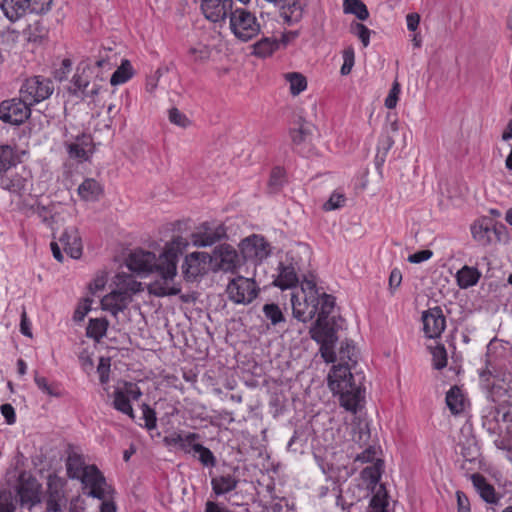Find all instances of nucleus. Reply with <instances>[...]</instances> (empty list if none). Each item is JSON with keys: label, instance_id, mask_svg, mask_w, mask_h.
<instances>
[{"label": "nucleus", "instance_id": "63", "mask_svg": "<svg viewBox=\"0 0 512 512\" xmlns=\"http://www.w3.org/2000/svg\"><path fill=\"white\" fill-rule=\"evenodd\" d=\"M91 303H92V300L90 299H85L83 301V303H81L77 309L75 310L74 312V316H73V319L77 322H80L84 319V317L86 316V314L90 311L91 309Z\"/></svg>", "mask_w": 512, "mask_h": 512}, {"label": "nucleus", "instance_id": "32", "mask_svg": "<svg viewBox=\"0 0 512 512\" xmlns=\"http://www.w3.org/2000/svg\"><path fill=\"white\" fill-rule=\"evenodd\" d=\"M90 142L91 140L89 136L82 135V137L78 138L75 143H70L68 145L69 156L81 161L88 160L89 155L92 152L89 148Z\"/></svg>", "mask_w": 512, "mask_h": 512}, {"label": "nucleus", "instance_id": "47", "mask_svg": "<svg viewBox=\"0 0 512 512\" xmlns=\"http://www.w3.org/2000/svg\"><path fill=\"white\" fill-rule=\"evenodd\" d=\"M433 367L441 370L447 365V352L444 345H437L431 349Z\"/></svg>", "mask_w": 512, "mask_h": 512}, {"label": "nucleus", "instance_id": "19", "mask_svg": "<svg viewBox=\"0 0 512 512\" xmlns=\"http://www.w3.org/2000/svg\"><path fill=\"white\" fill-rule=\"evenodd\" d=\"M233 0H202L201 9L204 16L214 23L225 22L231 13Z\"/></svg>", "mask_w": 512, "mask_h": 512}, {"label": "nucleus", "instance_id": "56", "mask_svg": "<svg viewBox=\"0 0 512 512\" xmlns=\"http://www.w3.org/2000/svg\"><path fill=\"white\" fill-rule=\"evenodd\" d=\"M110 366V358H100L97 372L99 374V380L102 384H106L109 381Z\"/></svg>", "mask_w": 512, "mask_h": 512}, {"label": "nucleus", "instance_id": "2", "mask_svg": "<svg viewBox=\"0 0 512 512\" xmlns=\"http://www.w3.org/2000/svg\"><path fill=\"white\" fill-rule=\"evenodd\" d=\"M355 346L349 342L342 343L334 365L328 375L330 390L339 395L340 405L347 411L356 413L364 401V390L353 381L352 365L357 363Z\"/></svg>", "mask_w": 512, "mask_h": 512}, {"label": "nucleus", "instance_id": "39", "mask_svg": "<svg viewBox=\"0 0 512 512\" xmlns=\"http://www.w3.org/2000/svg\"><path fill=\"white\" fill-rule=\"evenodd\" d=\"M344 12L354 14L359 20H366L369 17V11L361 0H344Z\"/></svg>", "mask_w": 512, "mask_h": 512}, {"label": "nucleus", "instance_id": "61", "mask_svg": "<svg viewBox=\"0 0 512 512\" xmlns=\"http://www.w3.org/2000/svg\"><path fill=\"white\" fill-rule=\"evenodd\" d=\"M107 283V274L104 272H101L96 275V277L93 279V281L89 285V289L91 293L95 294L96 292L104 289L105 285Z\"/></svg>", "mask_w": 512, "mask_h": 512}, {"label": "nucleus", "instance_id": "17", "mask_svg": "<svg viewBox=\"0 0 512 512\" xmlns=\"http://www.w3.org/2000/svg\"><path fill=\"white\" fill-rule=\"evenodd\" d=\"M239 247L244 259L250 261L260 262L270 254L269 243L263 236L256 234L243 239Z\"/></svg>", "mask_w": 512, "mask_h": 512}, {"label": "nucleus", "instance_id": "53", "mask_svg": "<svg viewBox=\"0 0 512 512\" xmlns=\"http://www.w3.org/2000/svg\"><path fill=\"white\" fill-rule=\"evenodd\" d=\"M200 439V435L197 433H186L183 437V442L181 443L179 449L184 451L185 453L194 452V446L200 445L197 441Z\"/></svg>", "mask_w": 512, "mask_h": 512}, {"label": "nucleus", "instance_id": "20", "mask_svg": "<svg viewBox=\"0 0 512 512\" xmlns=\"http://www.w3.org/2000/svg\"><path fill=\"white\" fill-rule=\"evenodd\" d=\"M424 333L428 338L440 337L446 327L445 316L440 307H434L422 315Z\"/></svg>", "mask_w": 512, "mask_h": 512}, {"label": "nucleus", "instance_id": "26", "mask_svg": "<svg viewBox=\"0 0 512 512\" xmlns=\"http://www.w3.org/2000/svg\"><path fill=\"white\" fill-rule=\"evenodd\" d=\"M20 163V155L11 145L0 146V174H4Z\"/></svg>", "mask_w": 512, "mask_h": 512}, {"label": "nucleus", "instance_id": "22", "mask_svg": "<svg viewBox=\"0 0 512 512\" xmlns=\"http://www.w3.org/2000/svg\"><path fill=\"white\" fill-rule=\"evenodd\" d=\"M59 242L63 246L64 251L73 259H79L82 255L83 245L79 231L75 226L65 228L59 237Z\"/></svg>", "mask_w": 512, "mask_h": 512}, {"label": "nucleus", "instance_id": "55", "mask_svg": "<svg viewBox=\"0 0 512 512\" xmlns=\"http://www.w3.org/2000/svg\"><path fill=\"white\" fill-rule=\"evenodd\" d=\"M53 0H29L30 12L44 14L51 9Z\"/></svg>", "mask_w": 512, "mask_h": 512}, {"label": "nucleus", "instance_id": "36", "mask_svg": "<svg viewBox=\"0 0 512 512\" xmlns=\"http://www.w3.org/2000/svg\"><path fill=\"white\" fill-rule=\"evenodd\" d=\"M279 47V42L270 37H264L253 45V53L259 57L270 56Z\"/></svg>", "mask_w": 512, "mask_h": 512}, {"label": "nucleus", "instance_id": "37", "mask_svg": "<svg viewBox=\"0 0 512 512\" xmlns=\"http://www.w3.org/2000/svg\"><path fill=\"white\" fill-rule=\"evenodd\" d=\"M446 404L453 414H458L464 409V397L461 390L454 386L446 394Z\"/></svg>", "mask_w": 512, "mask_h": 512}, {"label": "nucleus", "instance_id": "51", "mask_svg": "<svg viewBox=\"0 0 512 512\" xmlns=\"http://www.w3.org/2000/svg\"><path fill=\"white\" fill-rule=\"evenodd\" d=\"M33 211L37 216L49 227L52 228V224L54 223V215L50 208L41 205L38 203L36 206L32 207Z\"/></svg>", "mask_w": 512, "mask_h": 512}, {"label": "nucleus", "instance_id": "11", "mask_svg": "<svg viewBox=\"0 0 512 512\" xmlns=\"http://www.w3.org/2000/svg\"><path fill=\"white\" fill-rule=\"evenodd\" d=\"M16 491L21 506H27L29 510L41 503V484L26 471L19 474Z\"/></svg>", "mask_w": 512, "mask_h": 512}, {"label": "nucleus", "instance_id": "46", "mask_svg": "<svg viewBox=\"0 0 512 512\" xmlns=\"http://www.w3.org/2000/svg\"><path fill=\"white\" fill-rule=\"evenodd\" d=\"M194 453L199 455L198 459L202 465L206 467H214L216 465V458L211 450L202 444L194 446Z\"/></svg>", "mask_w": 512, "mask_h": 512}, {"label": "nucleus", "instance_id": "33", "mask_svg": "<svg viewBox=\"0 0 512 512\" xmlns=\"http://www.w3.org/2000/svg\"><path fill=\"white\" fill-rule=\"evenodd\" d=\"M109 322L105 318L90 319L86 328V335L96 342H99L107 332Z\"/></svg>", "mask_w": 512, "mask_h": 512}, {"label": "nucleus", "instance_id": "40", "mask_svg": "<svg viewBox=\"0 0 512 512\" xmlns=\"http://www.w3.org/2000/svg\"><path fill=\"white\" fill-rule=\"evenodd\" d=\"M286 182V174L283 168L274 167L271 170L269 181H268V190L270 193H277L281 190Z\"/></svg>", "mask_w": 512, "mask_h": 512}, {"label": "nucleus", "instance_id": "59", "mask_svg": "<svg viewBox=\"0 0 512 512\" xmlns=\"http://www.w3.org/2000/svg\"><path fill=\"white\" fill-rule=\"evenodd\" d=\"M400 94V84L398 82H394L388 96L385 99V106L388 109H393L396 107Z\"/></svg>", "mask_w": 512, "mask_h": 512}, {"label": "nucleus", "instance_id": "3", "mask_svg": "<svg viewBox=\"0 0 512 512\" xmlns=\"http://www.w3.org/2000/svg\"><path fill=\"white\" fill-rule=\"evenodd\" d=\"M335 307V299L331 295H325L320 307V313L309 333L313 340L320 344V353L327 363L336 361L334 345L337 341L336 331L329 319Z\"/></svg>", "mask_w": 512, "mask_h": 512}, {"label": "nucleus", "instance_id": "9", "mask_svg": "<svg viewBox=\"0 0 512 512\" xmlns=\"http://www.w3.org/2000/svg\"><path fill=\"white\" fill-rule=\"evenodd\" d=\"M226 294L233 303L247 305L257 297L258 288L253 279L237 276L229 280Z\"/></svg>", "mask_w": 512, "mask_h": 512}, {"label": "nucleus", "instance_id": "18", "mask_svg": "<svg viewBox=\"0 0 512 512\" xmlns=\"http://www.w3.org/2000/svg\"><path fill=\"white\" fill-rule=\"evenodd\" d=\"M29 182L30 173L25 168L21 172L9 170L0 174V187L19 196L26 192Z\"/></svg>", "mask_w": 512, "mask_h": 512}, {"label": "nucleus", "instance_id": "62", "mask_svg": "<svg viewBox=\"0 0 512 512\" xmlns=\"http://www.w3.org/2000/svg\"><path fill=\"white\" fill-rule=\"evenodd\" d=\"M376 454V448L372 445H368L363 452L356 455L355 461H360L362 463L372 462L375 459Z\"/></svg>", "mask_w": 512, "mask_h": 512}, {"label": "nucleus", "instance_id": "15", "mask_svg": "<svg viewBox=\"0 0 512 512\" xmlns=\"http://www.w3.org/2000/svg\"><path fill=\"white\" fill-rule=\"evenodd\" d=\"M88 470L78 480L88 488V495L98 499H106L111 496L112 489L107 484L105 477L101 471L95 466L91 465Z\"/></svg>", "mask_w": 512, "mask_h": 512}, {"label": "nucleus", "instance_id": "14", "mask_svg": "<svg viewBox=\"0 0 512 512\" xmlns=\"http://www.w3.org/2000/svg\"><path fill=\"white\" fill-rule=\"evenodd\" d=\"M210 266H212L210 254L195 251L185 256L181 269L185 280L195 281L198 277L207 274Z\"/></svg>", "mask_w": 512, "mask_h": 512}, {"label": "nucleus", "instance_id": "35", "mask_svg": "<svg viewBox=\"0 0 512 512\" xmlns=\"http://www.w3.org/2000/svg\"><path fill=\"white\" fill-rule=\"evenodd\" d=\"M134 74L133 67L129 60L124 59L121 65L116 69L110 78V83L113 86L123 84L132 78Z\"/></svg>", "mask_w": 512, "mask_h": 512}, {"label": "nucleus", "instance_id": "24", "mask_svg": "<svg viewBox=\"0 0 512 512\" xmlns=\"http://www.w3.org/2000/svg\"><path fill=\"white\" fill-rule=\"evenodd\" d=\"M239 483L235 473H223L211 480L212 490L217 495H224L233 491Z\"/></svg>", "mask_w": 512, "mask_h": 512}, {"label": "nucleus", "instance_id": "30", "mask_svg": "<svg viewBox=\"0 0 512 512\" xmlns=\"http://www.w3.org/2000/svg\"><path fill=\"white\" fill-rule=\"evenodd\" d=\"M279 274L275 280V285L282 290L292 288L298 283L297 273L292 265H284L280 263Z\"/></svg>", "mask_w": 512, "mask_h": 512}, {"label": "nucleus", "instance_id": "57", "mask_svg": "<svg viewBox=\"0 0 512 512\" xmlns=\"http://www.w3.org/2000/svg\"><path fill=\"white\" fill-rule=\"evenodd\" d=\"M142 412H143V419L145 421V427L148 430H153L156 428V413L155 411L150 408L147 404H142Z\"/></svg>", "mask_w": 512, "mask_h": 512}, {"label": "nucleus", "instance_id": "10", "mask_svg": "<svg viewBox=\"0 0 512 512\" xmlns=\"http://www.w3.org/2000/svg\"><path fill=\"white\" fill-rule=\"evenodd\" d=\"M54 91L53 82L42 76H35L25 81L20 89V95L31 106L51 96Z\"/></svg>", "mask_w": 512, "mask_h": 512}, {"label": "nucleus", "instance_id": "50", "mask_svg": "<svg viewBox=\"0 0 512 512\" xmlns=\"http://www.w3.org/2000/svg\"><path fill=\"white\" fill-rule=\"evenodd\" d=\"M168 117H169V121L172 124L177 125L181 128H186L191 123L190 120L187 118V116L184 113H182L180 110H178L177 108H171L169 110Z\"/></svg>", "mask_w": 512, "mask_h": 512}, {"label": "nucleus", "instance_id": "29", "mask_svg": "<svg viewBox=\"0 0 512 512\" xmlns=\"http://www.w3.org/2000/svg\"><path fill=\"white\" fill-rule=\"evenodd\" d=\"M102 193V186L92 178L85 179L78 187V194L85 201H97Z\"/></svg>", "mask_w": 512, "mask_h": 512}, {"label": "nucleus", "instance_id": "27", "mask_svg": "<svg viewBox=\"0 0 512 512\" xmlns=\"http://www.w3.org/2000/svg\"><path fill=\"white\" fill-rule=\"evenodd\" d=\"M397 131L398 123L397 120H394L390 122L389 126L385 129L384 134L379 140L377 147V159H380L382 162H384L388 151L394 145V138L391 134L396 133Z\"/></svg>", "mask_w": 512, "mask_h": 512}, {"label": "nucleus", "instance_id": "42", "mask_svg": "<svg viewBox=\"0 0 512 512\" xmlns=\"http://www.w3.org/2000/svg\"><path fill=\"white\" fill-rule=\"evenodd\" d=\"M312 134V125L306 121H302L298 128L290 130L291 139L294 144L299 145L309 140Z\"/></svg>", "mask_w": 512, "mask_h": 512}, {"label": "nucleus", "instance_id": "4", "mask_svg": "<svg viewBox=\"0 0 512 512\" xmlns=\"http://www.w3.org/2000/svg\"><path fill=\"white\" fill-rule=\"evenodd\" d=\"M325 295L327 294L320 292L312 280L302 281L300 288L291 294L293 316L301 322L312 320L316 314L319 316Z\"/></svg>", "mask_w": 512, "mask_h": 512}, {"label": "nucleus", "instance_id": "8", "mask_svg": "<svg viewBox=\"0 0 512 512\" xmlns=\"http://www.w3.org/2000/svg\"><path fill=\"white\" fill-rule=\"evenodd\" d=\"M92 73L93 68L89 64L81 63L70 81V85L67 88L68 93L82 100L87 98L94 99L99 94L101 86L93 82L89 89Z\"/></svg>", "mask_w": 512, "mask_h": 512}, {"label": "nucleus", "instance_id": "31", "mask_svg": "<svg viewBox=\"0 0 512 512\" xmlns=\"http://www.w3.org/2000/svg\"><path fill=\"white\" fill-rule=\"evenodd\" d=\"M481 277L480 271L475 267L463 266L456 273L457 284L461 289H467L476 285Z\"/></svg>", "mask_w": 512, "mask_h": 512}, {"label": "nucleus", "instance_id": "49", "mask_svg": "<svg viewBox=\"0 0 512 512\" xmlns=\"http://www.w3.org/2000/svg\"><path fill=\"white\" fill-rule=\"evenodd\" d=\"M345 196L339 192H333L329 199L323 204L325 211H332L341 208L345 203Z\"/></svg>", "mask_w": 512, "mask_h": 512}, {"label": "nucleus", "instance_id": "43", "mask_svg": "<svg viewBox=\"0 0 512 512\" xmlns=\"http://www.w3.org/2000/svg\"><path fill=\"white\" fill-rule=\"evenodd\" d=\"M491 229L487 223L475 222L471 226V233L473 238L479 243L486 245L490 242Z\"/></svg>", "mask_w": 512, "mask_h": 512}, {"label": "nucleus", "instance_id": "23", "mask_svg": "<svg viewBox=\"0 0 512 512\" xmlns=\"http://www.w3.org/2000/svg\"><path fill=\"white\" fill-rule=\"evenodd\" d=\"M0 8L11 22L18 21L30 12L29 0H0Z\"/></svg>", "mask_w": 512, "mask_h": 512}, {"label": "nucleus", "instance_id": "6", "mask_svg": "<svg viewBox=\"0 0 512 512\" xmlns=\"http://www.w3.org/2000/svg\"><path fill=\"white\" fill-rule=\"evenodd\" d=\"M229 26L234 36L243 42L251 40L260 32V24L255 14L244 8L231 11Z\"/></svg>", "mask_w": 512, "mask_h": 512}, {"label": "nucleus", "instance_id": "38", "mask_svg": "<svg viewBox=\"0 0 512 512\" xmlns=\"http://www.w3.org/2000/svg\"><path fill=\"white\" fill-rule=\"evenodd\" d=\"M117 280V288L120 291L129 292L131 298L134 294L142 290L141 283L136 281L131 275L118 274Z\"/></svg>", "mask_w": 512, "mask_h": 512}, {"label": "nucleus", "instance_id": "52", "mask_svg": "<svg viewBox=\"0 0 512 512\" xmlns=\"http://www.w3.org/2000/svg\"><path fill=\"white\" fill-rule=\"evenodd\" d=\"M461 455L465 459V461L473 462L479 456V449L475 443V441L468 442L467 445L461 446Z\"/></svg>", "mask_w": 512, "mask_h": 512}, {"label": "nucleus", "instance_id": "54", "mask_svg": "<svg viewBox=\"0 0 512 512\" xmlns=\"http://www.w3.org/2000/svg\"><path fill=\"white\" fill-rule=\"evenodd\" d=\"M370 439V431L367 425H358L353 430V441L358 443L361 447L366 445Z\"/></svg>", "mask_w": 512, "mask_h": 512}, {"label": "nucleus", "instance_id": "16", "mask_svg": "<svg viewBox=\"0 0 512 512\" xmlns=\"http://www.w3.org/2000/svg\"><path fill=\"white\" fill-rule=\"evenodd\" d=\"M210 257L214 271L234 272L240 266L237 251L228 244L215 247Z\"/></svg>", "mask_w": 512, "mask_h": 512}, {"label": "nucleus", "instance_id": "48", "mask_svg": "<svg viewBox=\"0 0 512 512\" xmlns=\"http://www.w3.org/2000/svg\"><path fill=\"white\" fill-rule=\"evenodd\" d=\"M355 63V52L353 47L349 46L343 51V65L341 67V74L348 75Z\"/></svg>", "mask_w": 512, "mask_h": 512}, {"label": "nucleus", "instance_id": "7", "mask_svg": "<svg viewBox=\"0 0 512 512\" xmlns=\"http://www.w3.org/2000/svg\"><path fill=\"white\" fill-rule=\"evenodd\" d=\"M227 238V229L222 223L204 221L197 225L190 234L188 243L196 248L211 247Z\"/></svg>", "mask_w": 512, "mask_h": 512}, {"label": "nucleus", "instance_id": "25", "mask_svg": "<svg viewBox=\"0 0 512 512\" xmlns=\"http://www.w3.org/2000/svg\"><path fill=\"white\" fill-rule=\"evenodd\" d=\"M471 480L476 491L484 501L491 504L498 501L494 487L486 481L484 476L476 473L471 476Z\"/></svg>", "mask_w": 512, "mask_h": 512}, {"label": "nucleus", "instance_id": "28", "mask_svg": "<svg viewBox=\"0 0 512 512\" xmlns=\"http://www.w3.org/2000/svg\"><path fill=\"white\" fill-rule=\"evenodd\" d=\"M90 465L85 463L84 458L76 453L70 452L66 460L67 474L72 479H79L88 470Z\"/></svg>", "mask_w": 512, "mask_h": 512}, {"label": "nucleus", "instance_id": "13", "mask_svg": "<svg viewBox=\"0 0 512 512\" xmlns=\"http://www.w3.org/2000/svg\"><path fill=\"white\" fill-rule=\"evenodd\" d=\"M30 106L23 97L5 100L0 104V120L11 125H20L29 118Z\"/></svg>", "mask_w": 512, "mask_h": 512}, {"label": "nucleus", "instance_id": "34", "mask_svg": "<svg viewBox=\"0 0 512 512\" xmlns=\"http://www.w3.org/2000/svg\"><path fill=\"white\" fill-rule=\"evenodd\" d=\"M388 494L383 485H380L369 503L368 512H388Z\"/></svg>", "mask_w": 512, "mask_h": 512}, {"label": "nucleus", "instance_id": "58", "mask_svg": "<svg viewBox=\"0 0 512 512\" xmlns=\"http://www.w3.org/2000/svg\"><path fill=\"white\" fill-rule=\"evenodd\" d=\"M15 505L13 503V496L9 491H2L0 493V512H14Z\"/></svg>", "mask_w": 512, "mask_h": 512}, {"label": "nucleus", "instance_id": "64", "mask_svg": "<svg viewBox=\"0 0 512 512\" xmlns=\"http://www.w3.org/2000/svg\"><path fill=\"white\" fill-rule=\"evenodd\" d=\"M457 512H470V502L466 494L462 491L456 492Z\"/></svg>", "mask_w": 512, "mask_h": 512}, {"label": "nucleus", "instance_id": "5", "mask_svg": "<svg viewBox=\"0 0 512 512\" xmlns=\"http://www.w3.org/2000/svg\"><path fill=\"white\" fill-rule=\"evenodd\" d=\"M66 480L55 473L47 476L46 488L41 494V502L45 504V512H63L68 498L65 491Z\"/></svg>", "mask_w": 512, "mask_h": 512}, {"label": "nucleus", "instance_id": "21", "mask_svg": "<svg viewBox=\"0 0 512 512\" xmlns=\"http://www.w3.org/2000/svg\"><path fill=\"white\" fill-rule=\"evenodd\" d=\"M132 302L129 292L120 291L118 288L112 290L101 299L103 310L109 311L114 317L123 312Z\"/></svg>", "mask_w": 512, "mask_h": 512}, {"label": "nucleus", "instance_id": "44", "mask_svg": "<svg viewBox=\"0 0 512 512\" xmlns=\"http://www.w3.org/2000/svg\"><path fill=\"white\" fill-rule=\"evenodd\" d=\"M286 79L290 84V92L294 96L303 92L307 87L306 78L300 73H288Z\"/></svg>", "mask_w": 512, "mask_h": 512}, {"label": "nucleus", "instance_id": "1", "mask_svg": "<svg viewBox=\"0 0 512 512\" xmlns=\"http://www.w3.org/2000/svg\"><path fill=\"white\" fill-rule=\"evenodd\" d=\"M188 246L186 238L180 235L173 236L158 257L153 252L141 249L132 252L127 259V267L138 273L156 272L160 276V280L152 285V291L156 296L177 295L181 292V288L171 283L177 275L179 256Z\"/></svg>", "mask_w": 512, "mask_h": 512}, {"label": "nucleus", "instance_id": "60", "mask_svg": "<svg viewBox=\"0 0 512 512\" xmlns=\"http://www.w3.org/2000/svg\"><path fill=\"white\" fill-rule=\"evenodd\" d=\"M34 381L37 385V387L43 391L44 393L51 395V396H58L59 393L55 391V389L48 384V381L45 377H42L38 375V373H35Z\"/></svg>", "mask_w": 512, "mask_h": 512}, {"label": "nucleus", "instance_id": "45", "mask_svg": "<svg viewBox=\"0 0 512 512\" xmlns=\"http://www.w3.org/2000/svg\"><path fill=\"white\" fill-rule=\"evenodd\" d=\"M350 32L360 39L364 47L369 45L371 30L364 24L359 22H352L350 25Z\"/></svg>", "mask_w": 512, "mask_h": 512}, {"label": "nucleus", "instance_id": "12", "mask_svg": "<svg viewBox=\"0 0 512 512\" xmlns=\"http://www.w3.org/2000/svg\"><path fill=\"white\" fill-rule=\"evenodd\" d=\"M141 396L142 391L137 384L125 381L121 386L116 387L113 392V407L134 419L135 414L130 402L132 400L138 401Z\"/></svg>", "mask_w": 512, "mask_h": 512}, {"label": "nucleus", "instance_id": "41", "mask_svg": "<svg viewBox=\"0 0 512 512\" xmlns=\"http://www.w3.org/2000/svg\"><path fill=\"white\" fill-rule=\"evenodd\" d=\"M263 314L273 326H277L285 322V316L280 307L275 303L265 304L262 308Z\"/></svg>", "mask_w": 512, "mask_h": 512}]
</instances>
